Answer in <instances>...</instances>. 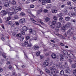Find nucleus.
<instances>
[{"label":"nucleus","mask_w":76,"mask_h":76,"mask_svg":"<svg viewBox=\"0 0 76 76\" xmlns=\"http://www.w3.org/2000/svg\"><path fill=\"white\" fill-rule=\"evenodd\" d=\"M61 64V62L60 63L59 65L58 64L56 65L54 64L53 65L54 66H52L50 68V69L52 70V72H49V75L50 76H52L53 75V73H55V72L57 73H58V72H57L56 69V67L57 68H59L60 69L64 70V68H65V66L63 65L61 66L60 65Z\"/></svg>","instance_id":"1"},{"label":"nucleus","mask_w":76,"mask_h":76,"mask_svg":"<svg viewBox=\"0 0 76 76\" xmlns=\"http://www.w3.org/2000/svg\"><path fill=\"white\" fill-rule=\"evenodd\" d=\"M11 10H14L15 12L16 13L18 12L19 10L20 11L22 10V8L20 7H11L10 8H9L7 10V13H9Z\"/></svg>","instance_id":"2"},{"label":"nucleus","mask_w":76,"mask_h":76,"mask_svg":"<svg viewBox=\"0 0 76 76\" xmlns=\"http://www.w3.org/2000/svg\"><path fill=\"white\" fill-rule=\"evenodd\" d=\"M74 29H75V28H72L68 31L66 34L65 33L64 35L65 37H67V35H72L73 33V32L72 31V30H74Z\"/></svg>","instance_id":"3"},{"label":"nucleus","mask_w":76,"mask_h":76,"mask_svg":"<svg viewBox=\"0 0 76 76\" xmlns=\"http://www.w3.org/2000/svg\"><path fill=\"white\" fill-rule=\"evenodd\" d=\"M69 58H74V55L72 53H71L70 54H69L68 56L66 57V58H67L68 60H69V61L70 63H71L72 62V60L70 59H69Z\"/></svg>","instance_id":"4"},{"label":"nucleus","mask_w":76,"mask_h":76,"mask_svg":"<svg viewBox=\"0 0 76 76\" xmlns=\"http://www.w3.org/2000/svg\"><path fill=\"white\" fill-rule=\"evenodd\" d=\"M57 27H56L55 28V29L56 32H57L58 31V30H59L58 28L61 27V24L60 22H58V23L57 24Z\"/></svg>","instance_id":"5"},{"label":"nucleus","mask_w":76,"mask_h":76,"mask_svg":"<svg viewBox=\"0 0 76 76\" xmlns=\"http://www.w3.org/2000/svg\"><path fill=\"white\" fill-rule=\"evenodd\" d=\"M52 25H50V27L52 29H55V26L56 25V21H53L51 22Z\"/></svg>","instance_id":"6"},{"label":"nucleus","mask_w":76,"mask_h":76,"mask_svg":"<svg viewBox=\"0 0 76 76\" xmlns=\"http://www.w3.org/2000/svg\"><path fill=\"white\" fill-rule=\"evenodd\" d=\"M27 12L28 13V15L29 16H31V17H33V18H35L36 17L32 13H31V11L29 10H27Z\"/></svg>","instance_id":"7"},{"label":"nucleus","mask_w":76,"mask_h":76,"mask_svg":"<svg viewBox=\"0 0 76 76\" xmlns=\"http://www.w3.org/2000/svg\"><path fill=\"white\" fill-rule=\"evenodd\" d=\"M72 26H73V24L71 23L68 22L66 25L65 27L66 28H70V27Z\"/></svg>","instance_id":"8"},{"label":"nucleus","mask_w":76,"mask_h":76,"mask_svg":"<svg viewBox=\"0 0 76 76\" xmlns=\"http://www.w3.org/2000/svg\"><path fill=\"white\" fill-rule=\"evenodd\" d=\"M42 12V11L41 9L38 10L37 12V14L36 15L37 16V17H39V16H40V14H41Z\"/></svg>","instance_id":"9"},{"label":"nucleus","mask_w":76,"mask_h":76,"mask_svg":"<svg viewBox=\"0 0 76 76\" xmlns=\"http://www.w3.org/2000/svg\"><path fill=\"white\" fill-rule=\"evenodd\" d=\"M48 60L45 61L43 63V65L44 67H46L48 65Z\"/></svg>","instance_id":"10"},{"label":"nucleus","mask_w":76,"mask_h":76,"mask_svg":"<svg viewBox=\"0 0 76 76\" xmlns=\"http://www.w3.org/2000/svg\"><path fill=\"white\" fill-rule=\"evenodd\" d=\"M65 72L67 73H69L70 72V69H69V66H67L65 70Z\"/></svg>","instance_id":"11"},{"label":"nucleus","mask_w":76,"mask_h":76,"mask_svg":"<svg viewBox=\"0 0 76 76\" xmlns=\"http://www.w3.org/2000/svg\"><path fill=\"white\" fill-rule=\"evenodd\" d=\"M69 16L70 17H72V16H75V17L76 16V13L74 12L73 13H72L71 12H70L69 14Z\"/></svg>","instance_id":"12"},{"label":"nucleus","mask_w":76,"mask_h":76,"mask_svg":"<svg viewBox=\"0 0 76 76\" xmlns=\"http://www.w3.org/2000/svg\"><path fill=\"white\" fill-rule=\"evenodd\" d=\"M1 15H3V16H4L5 15L7 14V13L6 12L5 10L2 11L0 13Z\"/></svg>","instance_id":"13"},{"label":"nucleus","mask_w":76,"mask_h":76,"mask_svg":"<svg viewBox=\"0 0 76 76\" xmlns=\"http://www.w3.org/2000/svg\"><path fill=\"white\" fill-rule=\"evenodd\" d=\"M8 25H10L11 26H14V24H13V22L12 21H9L7 23Z\"/></svg>","instance_id":"14"},{"label":"nucleus","mask_w":76,"mask_h":76,"mask_svg":"<svg viewBox=\"0 0 76 76\" xmlns=\"http://www.w3.org/2000/svg\"><path fill=\"white\" fill-rule=\"evenodd\" d=\"M64 14L66 15H68V16H69V14L70 13V12L68 13V11L66 10H64Z\"/></svg>","instance_id":"15"},{"label":"nucleus","mask_w":76,"mask_h":76,"mask_svg":"<svg viewBox=\"0 0 76 76\" xmlns=\"http://www.w3.org/2000/svg\"><path fill=\"white\" fill-rule=\"evenodd\" d=\"M26 39H27V40L29 39V38H30V40H29V42H30V41H32V40H34V39L33 38H30V37H29V36H26Z\"/></svg>","instance_id":"16"},{"label":"nucleus","mask_w":76,"mask_h":76,"mask_svg":"<svg viewBox=\"0 0 76 76\" xmlns=\"http://www.w3.org/2000/svg\"><path fill=\"white\" fill-rule=\"evenodd\" d=\"M20 23H23L25 22V19H22L19 20Z\"/></svg>","instance_id":"17"},{"label":"nucleus","mask_w":76,"mask_h":76,"mask_svg":"<svg viewBox=\"0 0 76 76\" xmlns=\"http://www.w3.org/2000/svg\"><path fill=\"white\" fill-rule=\"evenodd\" d=\"M22 29L23 31H26L28 30V28L26 26H24L22 27Z\"/></svg>","instance_id":"18"},{"label":"nucleus","mask_w":76,"mask_h":76,"mask_svg":"<svg viewBox=\"0 0 76 76\" xmlns=\"http://www.w3.org/2000/svg\"><path fill=\"white\" fill-rule=\"evenodd\" d=\"M65 20L66 21H69V20H70V19H71V18L70 17H65Z\"/></svg>","instance_id":"19"},{"label":"nucleus","mask_w":76,"mask_h":76,"mask_svg":"<svg viewBox=\"0 0 76 76\" xmlns=\"http://www.w3.org/2000/svg\"><path fill=\"white\" fill-rule=\"evenodd\" d=\"M32 48H34L35 50H38L39 48V46L37 45H34V47H32Z\"/></svg>","instance_id":"20"},{"label":"nucleus","mask_w":76,"mask_h":76,"mask_svg":"<svg viewBox=\"0 0 76 76\" xmlns=\"http://www.w3.org/2000/svg\"><path fill=\"white\" fill-rule=\"evenodd\" d=\"M51 57L53 59L56 58V55L55 54L53 53L51 55Z\"/></svg>","instance_id":"21"},{"label":"nucleus","mask_w":76,"mask_h":76,"mask_svg":"<svg viewBox=\"0 0 76 76\" xmlns=\"http://www.w3.org/2000/svg\"><path fill=\"white\" fill-rule=\"evenodd\" d=\"M0 54H2V56H3V57L4 58H6V56H5V55H4L5 54L3 52H0Z\"/></svg>","instance_id":"22"},{"label":"nucleus","mask_w":76,"mask_h":76,"mask_svg":"<svg viewBox=\"0 0 76 76\" xmlns=\"http://www.w3.org/2000/svg\"><path fill=\"white\" fill-rule=\"evenodd\" d=\"M52 7V5L51 4H48L47 5L46 8L47 9H49V8H51Z\"/></svg>","instance_id":"23"},{"label":"nucleus","mask_w":76,"mask_h":76,"mask_svg":"<svg viewBox=\"0 0 76 76\" xmlns=\"http://www.w3.org/2000/svg\"><path fill=\"white\" fill-rule=\"evenodd\" d=\"M52 12L53 13H56L57 12V10L56 9H53L52 10Z\"/></svg>","instance_id":"24"},{"label":"nucleus","mask_w":76,"mask_h":76,"mask_svg":"<svg viewBox=\"0 0 76 76\" xmlns=\"http://www.w3.org/2000/svg\"><path fill=\"white\" fill-rule=\"evenodd\" d=\"M66 28H65V27L64 26H62L61 30L62 32H65Z\"/></svg>","instance_id":"25"},{"label":"nucleus","mask_w":76,"mask_h":76,"mask_svg":"<svg viewBox=\"0 0 76 76\" xmlns=\"http://www.w3.org/2000/svg\"><path fill=\"white\" fill-rule=\"evenodd\" d=\"M4 5L5 7H7L9 6V3L8 2H5L4 4Z\"/></svg>","instance_id":"26"},{"label":"nucleus","mask_w":76,"mask_h":76,"mask_svg":"<svg viewBox=\"0 0 76 76\" xmlns=\"http://www.w3.org/2000/svg\"><path fill=\"white\" fill-rule=\"evenodd\" d=\"M60 56H61L62 57H61L60 59V60L61 61H63L64 60V58H63V56L62 55H60Z\"/></svg>","instance_id":"27"},{"label":"nucleus","mask_w":76,"mask_h":76,"mask_svg":"<svg viewBox=\"0 0 76 76\" xmlns=\"http://www.w3.org/2000/svg\"><path fill=\"white\" fill-rule=\"evenodd\" d=\"M62 52L65 55H67L68 54V53L65 50H63Z\"/></svg>","instance_id":"28"},{"label":"nucleus","mask_w":76,"mask_h":76,"mask_svg":"<svg viewBox=\"0 0 76 76\" xmlns=\"http://www.w3.org/2000/svg\"><path fill=\"white\" fill-rule=\"evenodd\" d=\"M38 22H40V23H41L42 25H44V23H43L41 21V20H40L39 19H38L37 20Z\"/></svg>","instance_id":"29"},{"label":"nucleus","mask_w":76,"mask_h":76,"mask_svg":"<svg viewBox=\"0 0 76 76\" xmlns=\"http://www.w3.org/2000/svg\"><path fill=\"white\" fill-rule=\"evenodd\" d=\"M46 3H47L46 2V0H43L42 3V5H45Z\"/></svg>","instance_id":"30"},{"label":"nucleus","mask_w":76,"mask_h":76,"mask_svg":"<svg viewBox=\"0 0 76 76\" xmlns=\"http://www.w3.org/2000/svg\"><path fill=\"white\" fill-rule=\"evenodd\" d=\"M1 39L3 41H4V36H3V34H1Z\"/></svg>","instance_id":"31"},{"label":"nucleus","mask_w":76,"mask_h":76,"mask_svg":"<svg viewBox=\"0 0 76 76\" xmlns=\"http://www.w3.org/2000/svg\"><path fill=\"white\" fill-rule=\"evenodd\" d=\"M12 75H13V76H21V75L18 74L17 75H15V72H13L12 73Z\"/></svg>","instance_id":"32"},{"label":"nucleus","mask_w":76,"mask_h":76,"mask_svg":"<svg viewBox=\"0 0 76 76\" xmlns=\"http://www.w3.org/2000/svg\"><path fill=\"white\" fill-rule=\"evenodd\" d=\"M62 16H63V14H62V13H60L57 15V17H61Z\"/></svg>","instance_id":"33"},{"label":"nucleus","mask_w":76,"mask_h":76,"mask_svg":"<svg viewBox=\"0 0 76 76\" xmlns=\"http://www.w3.org/2000/svg\"><path fill=\"white\" fill-rule=\"evenodd\" d=\"M3 63H4V60L0 61V66H1Z\"/></svg>","instance_id":"34"},{"label":"nucleus","mask_w":76,"mask_h":76,"mask_svg":"<svg viewBox=\"0 0 76 76\" xmlns=\"http://www.w3.org/2000/svg\"><path fill=\"white\" fill-rule=\"evenodd\" d=\"M71 22H74L75 24H76V20L75 19H72L71 20Z\"/></svg>","instance_id":"35"},{"label":"nucleus","mask_w":76,"mask_h":76,"mask_svg":"<svg viewBox=\"0 0 76 76\" xmlns=\"http://www.w3.org/2000/svg\"><path fill=\"white\" fill-rule=\"evenodd\" d=\"M14 14V13L13 12H9L8 14V15L9 16H12V15H13Z\"/></svg>","instance_id":"36"},{"label":"nucleus","mask_w":76,"mask_h":76,"mask_svg":"<svg viewBox=\"0 0 76 76\" xmlns=\"http://www.w3.org/2000/svg\"><path fill=\"white\" fill-rule=\"evenodd\" d=\"M50 18L47 17L46 18L45 21L46 22H48V21H50Z\"/></svg>","instance_id":"37"},{"label":"nucleus","mask_w":76,"mask_h":76,"mask_svg":"<svg viewBox=\"0 0 76 76\" xmlns=\"http://www.w3.org/2000/svg\"><path fill=\"white\" fill-rule=\"evenodd\" d=\"M53 18L54 20H57V17L56 16H54Z\"/></svg>","instance_id":"38"},{"label":"nucleus","mask_w":76,"mask_h":76,"mask_svg":"<svg viewBox=\"0 0 76 76\" xmlns=\"http://www.w3.org/2000/svg\"><path fill=\"white\" fill-rule=\"evenodd\" d=\"M32 31H33L32 30V29L31 28L30 29H29V32L30 34H32V32H33Z\"/></svg>","instance_id":"39"},{"label":"nucleus","mask_w":76,"mask_h":76,"mask_svg":"<svg viewBox=\"0 0 76 76\" xmlns=\"http://www.w3.org/2000/svg\"><path fill=\"white\" fill-rule=\"evenodd\" d=\"M60 74L61 75H63L64 74V71L62 70H61L60 71Z\"/></svg>","instance_id":"40"},{"label":"nucleus","mask_w":76,"mask_h":76,"mask_svg":"<svg viewBox=\"0 0 76 76\" xmlns=\"http://www.w3.org/2000/svg\"><path fill=\"white\" fill-rule=\"evenodd\" d=\"M30 20H31L32 21V22L33 23H35V22H36V21H35V20H34V19L32 18H30Z\"/></svg>","instance_id":"41"},{"label":"nucleus","mask_w":76,"mask_h":76,"mask_svg":"<svg viewBox=\"0 0 76 76\" xmlns=\"http://www.w3.org/2000/svg\"><path fill=\"white\" fill-rule=\"evenodd\" d=\"M46 2L47 3H51V1L50 0H46Z\"/></svg>","instance_id":"42"},{"label":"nucleus","mask_w":76,"mask_h":76,"mask_svg":"<svg viewBox=\"0 0 76 76\" xmlns=\"http://www.w3.org/2000/svg\"><path fill=\"white\" fill-rule=\"evenodd\" d=\"M32 45L31 44V43H30L29 44H28L27 45L28 47H32Z\"/></svg>","instance_id":"43"},{"label":"nucleus","mask_w":76,"mask_h":76,"mask_svg":"<svg viewBox=\"0 0 76 76\" xmlns=\"http://www.w3.org/2000/svg\"><path fill=\"white\" fill-rule=\"evenodd\" d=\"M25 15V14L24 12H21L20 13V15L21 16H24Z\"/></svg>","instance_id":"44"},{"label":"nucleus","mask_w":76,"mask_h":76,"mask_svg":"<svg viewBox=\"0 0 76 76\" xmlns=\"http://www.w3.org/2000/svg\"><path fill=\"white\" fill-rule=\"evenodd\" d=\"M31 1V0H28L26 1V4H28V3H30Z\"/></svg>","instance_id":"45"},{"label":"nucleus","mask_w":76,"mask_h":76,"mask_svg":"<svg viewBox=\"0 0 76 76\" xmlns=\"http://www.w3.org/2000/svg\"><path fill=\"white\" fill-rule=\"evenodd\" d=\"M22 36V35L20 34H19L16 35L17 37H20Z\"/></svg>","instance_id":"46"},{"label":"nucleus","mask_w":76,"mask_h":76,"mask_svg":"<svg viewBox=\"0 0 76 76\" xmlns=\"http://www.w3.org/2000/svg\"><path fill=\"white\" fill-rule=\"evenodd\" d=\"M28 44V41L26 40L24 42V44L25 45H27Z\"/></svg>","instance_id":"47"},{"label":"nucleus","mask_w":76,"mask_h":76,"mask_svg":"<svg viewBox=\"0 0 76 76\" xmlns=\"http://www.w3.org/2000/svg\"><path fill=\"white\" fill-rule=\"evenodd\" d=\"M24 39V37H21L20 39V40L21 41H22L23 40V39Z\"/></svg>","instance_id":"48"},{"label":"nucleus","mask_w":76,"mask_h":76,"mask_svg":"<svg viewBox=\"0 0 76 76\" xmlns=\"http://www.w3.org/2000/svg\"><path fill=\"white\" fill-rule=\"evenodd\" d=\"M40 53L41 52L40 51H38L36 55L37 56H39V55H40Z\"/></svg>","instance_id":"49"},{"label":"nucleus","mask_w":76,"mask_h":76,"mask_svg":"<svg viewBox=\"0 0 76 76\" xmlns=\"http://www.w3.org/2000/svg\"><path fill=\"white\" fill-rule=\"evenodd\" d=\"M72 3H71V2L70 1H68L66 3L67 5H70Z\"/></svg>","instance_id":"50"},{"label":"nucleus","mask_w":76,"mask_h":76,"mask_svg":"<svg viewBox=\"0 0 76 76\" xmlns=\"http://www.w3.org/2000/svg\"><path fill=\"white\" fill-rule=\"evenodd\" d=\"M44 12H45V13H47L48 12V10L47 9H45L44 10Z\"/></svg>","instance_id":"51"},{"label":"nucleus","mask_w":76,"mask_h":76,"mask_svg":"<svg viewBox=\"0 0 76 76\" xmlns=\"http://www.w3.org/2000/svg\"><path fill=\"white\" fill-rule=\"evenodd\" d=\"M12 4H16V1L14 0H13L12 2Z\"/></svg>","instance_id":"52"},{"label":"nucleus","mask_w":76,"mask_h":76,"mask_svg":"<svg viewBox=\"0 0 76 76\" xmlns=\"http://www.w3.org/2000/svg\"><path fill=\"white\" fill-rule=\"evenodd\" d=\"M63 18L62 17H60L59 19V21H60V22H63V21H61V20H63Z\"/></svg>","instance_id":"53"},{"label":"nucleus","mask_w":76,"mask_h":76,"mask_svg":"<svg viewBox=\"0 0 76 76\" xmlns=\"http://www.w3.org/2000/svg\"><path fill=\"white\" fill-rule=\"evenodd\" d=\"M32 34H34V35H35L36 34H37V32H36V31L34 30V31L32 32Z\"/></svg>","instance_id":"54"},{"label":"nucleus","mask_w":76,"mask_h":76,"mask_svg":"<svg viewBox=\"0 0 76 76\" xmlns=\"http://www.w3.org/2000/svg\"><path fill=\"white\" fill-rule=\"evenodd\" d=\"M7 64H10V61H9V59H7Z\"/></svg>","instance_id":"55"},{"label":"nucleus","mask_w":76,"mask_h":76,"mask_svg":"<svg viewBox=\"0 0 76 76\" xmlns=\"http://www.w3.org/2000/svg\"><path fill=\"white\" fill-rule=\"evenodd\" d=\"M45 71L46 72V73H49V72H50V71L47 69H46L45 70Z\"/></svg>","instance_id":"56"},{"label":"nucleus","mask_w":76,"mask_h":76,"mask_svg":"<svg viewBox=\"0 0 76 76\" xmlns=\"http://www.w3.org/2000/svg\"><path fill=\"white\" fill-rule=\"evenodd\" d=\"M11 19V18H10V17H8L7 18V21H9V20H10Z\"/></svg>","instance_id":"57"},{"label":"nucleus","mask_w":76,"mask_h":76,"mask_svg":"<svg viewBox=\"0 0 76 76\" xmlns=\"http://www.w3.org/2000/svg\"><path fill=\"white\" fill-rule=\"evenodd\" d=\"M30 7V8H34V5L32 4L31 5Z\"/></svg>","instance_id":"58"},{"label":"nucleus","mask_w":76,"mask_h":76,"mask_svg":"<svg viewBox=\"0 0 76 76\" xmlns=\"http://www.w3.org/2000/svg\"><path fill=\"white\" fill-rule=\"evenodd\" d=\"M12 66L9 65V66L8 68L10 70H11V69H12Z\"/></svg>","instance_id":"59"},{"label":"nucleus","mask_w":76,"mask_h":76,"mask_svg":"<svg viewBox=\"0 0 76 76\" xmlns=\"http://www.w3.org/2000/svg\"><path fill=\"white\" fill-rule=\"evenodd\" d=\"M73 6L70 5L69 7V9H72V8H73Z\"/></svg>","instance_id":"60"},{"label":"nucleus","mask_w":76,"mask_h":76,"mask_svg":"<svg viewBox=\"0 0 76 76\" xmlns=\"http://www.w3.org/2000/svg\"><path fill=\"white\" fill-rule=\"evenodd\" d=\"M15 25H19V23L18 22H16L15 23Z\"/></svg>","instance_id":"61"},{"label":"nucleus","mask_w":76,"mask_h":76,"mask_svg":"<svg viewBox=\"0 0 76 76\" xmlns=\"http://www.w3.org/2000/svg\"><path fill=\"white\" fill-rule=\"evenodd\" d=\"M19 16L18 15H16V17H14V18H15V19H19Z\"/></svg>","instance_id":"62"},{"label":"nucleus","mask_w":76,"mask_h":76,"mask_svg":"<svg viewBox=\"0 0 76 76\" xmlns=\"http://www.w3.org/2000/svg\"><path fill=\"white\" fill-rule=\"evenodd\" d=\"M76 73V69L73 71V74H75Z\"/></svg>","instance_id":"63"},{"label":"nucleus","mask_w":76,"mask_h":76,"mask_svg":"<svg viewBox=\"0 0 76 76\" xmlns=\"http://www.w3.org/2000/svg\"><path fill=\"white\" fill-rule=\"evenodd\" d=\"M53 76H59V75L57 74H53Z\"/></svg>","instance_id":"64"}]
</instances>
